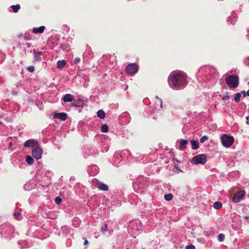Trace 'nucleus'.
Masks as SVG:
<instances>
[{
    "label": "nucleus",
    "instance_id": "obj_1",
    "mask_svg": "<svg viewBox=\"0 0 249 249\" xmlns=\"http://www.w3.org/2000/svg\"><path fill=\"white\" fill-rule=\"evenodd\" d=\"M187 76L183 71H178L170 74L169 82H172L173 88L177 89L186 84Z\"/></svg>",
    "mask_w": 249,
    "mask_h": 249
},
{
    "label": "nucleus",
    "instance_id": "obj_2",
    "mask_svg": "<svg viewBox=\"0 0 249 249\" xmlns=\"http://www.w3.org/2000/svg\"><path fill=\"white\" fill-rule=\"evenodd\" d=\"M225 82L229 88L235 89L239 84V77L234 75H228L225 79Z\"/></svg>",
    "mask_w": 249,
    "mask_h": 249
},
{
    "label": "nucleus",
    "instance_id": "obj_3",
    "mask_svg": "<svg viewBox=\"0 0 249 249\" xmlns=\"http://www.w3.org/2000/svg\"><path fill=\"white\" fill-rule=\"evenodd\" d=\"M14 231V227L9 223H5L0 226V234L1 236L6 237Z\"/></svg>",
    "mask_w": 249,
    "mask_h": 249
},
{
    "label": "nucleus",
    "instance_id": "obj_4",
    "mask_svg": "<svg viewBox=\"0 0 249 249\" xmlns=\"http://www.w3.org/2000/svg\"><path fill=\"white\" fill-rule=\"evenodd\" d=\"M221 140L223 145L226 147H230L234 142L233 137L228 136L227 134L223 135L221 137Z\"/></svg>",
    "mask_w": 249,
    "mask_h": 249
},
{
    "label": "nucleus",
    "instance_id": "obj_5",
    "mask_svg": "<svg viewBox=\"0 0 249 249\" xmlns=\"http://www.w3.org/2000/svg\"><path fill=\"white\" fill-rule=\"evenodd\" d=\"M207 162V158L204 154H199L196 156L191 160V162L195 164H204Z\"/></svg>",
    "mask_w": 249,
    "mask_h": 249
},
{
    "label": "nucleus",
    "instance_id": "obj_6",
    "mask_svg": "<svg viewBox=\"0 0 249 249\" xmlns=\"http://www.w3.org/2000/svg\"><path fill=\"white\" fill-rule=\"evenodd\" d=\"M139 70V66L135 63H130L125 69L126 72L129 75L135 74Z\"/></svg>",
    "mask_w": 249,
    "mask_h": 249
},
{
    "label": "nucleus",
    "instance_id": "obj_7",
    "mask_svg": "<svg viewBox=\"0 0 249 249\" xmlns=\"http://www.w3.org/2000/svg\"><path fill=\"white\" fill-rule=\"evenodd\" d=\"M38 143L35 139H29L26 141L24 143V146L26 148H33L38 146Z\"/></svg>",
    "mask_w": 249,
    "mask_h": 249
},
{
    "label": "nucleus",
    "instance_id": "obj_8",
    "mask_svg": "<svg viewBox=\"0 0 249 249\" xmlns=\"http://www.w3.org/2000/svg\"><path fill=\"white\" fill-rule=\"evenodd\" d=\"M245 194L246 193L245 191L238 192L232 197V201L234 203H238L244 197V196L245 195Z\"/></svg>",
    "mask_w": 249,
    "mask_h": 249
},
{
    "label": "nucleus",
    "instance_id": "obj_9",
    "mask_svg": "<svg viewBox=\"0 0 249 249\" xmlns=\"http://www.w3.org/2000/svg\"><path fill=\"white\" fill-rule=\"evenodd\" d=\"M42 152V149L37 146L33 150L32 156L36 159L39 160L41 158Z\"/></svg>",
    "mask_w": 249,
    "mask_h": 249
},
{
    "label": "nucleus",
    "instance_id": "obj_10",
    "mask_svg": "<svg viewBox=\"0 0 249 249\" xmlns=\"http://www.w3.org/2000/svg\"><path fill=\"white\" fill-rule=\"evenodd\" d=\"M99 168L96 165L91 166L89 169V173L90 176H94L99 172Z\"/></svg>",
    "mask_w": 249,
    "mask_h": 249
},
{
    "label": "nucleus",
    "instance_id": "obj_11",
    "mask_svg": "<svg viewBox=\"0 0 249 249\" xmlns=\"http://www.w3.org/2000/svg\"><path fill=\"white\" fill-rule=\"evenodd\" d=\"M54 118L65 121L67 119V114L64 112L56 113L54 114Z\"/></svg>",
    "mask_w": 249,
    "mask_h": 249
},
{
    "label": "nucleus",
    "instance_id": "obj_12",
    "mask_svg": "<svg viewBox=\"0 0 249 249\" xmlns=\"http://www.w3.org/2000/svg\"><path fill=\"white\" fill-rule=\"evenodd\" d=\"M45 28V27L44 26H41L39 27H34L32 29V32L35 34H41L44 32Z\"/></svg>",
    "mask_w": 249,
    "mask_h": 249
},
{
    "label": "nucleus",
    "instance_id": "obj_13",
    "mask_svg": "<svg viewBox=\"0 0 249 249\" xmlns=\"http://www.w3.org/2000/svg\"><path fill=\"white\" fill-rule=\"evenodd\" d=\"M84 105V101L81 99H78L73 101L72 106L75 107H82Z\"/></svg>",
    "mask_w": 249,
    "mask_h": 249
},
{
    "label": "nucleus",
    "instance_id": "obj_14",
    "mask_svg": "<svg viewBox=\"0 0 249 249\" xmlns=\"http://www.w3.org/2000/svg\"><path fill=\"white\" fill-rule=\"evenodd\" d=\"M49 41L50 43H52L53 47L57 45L59 42L58 37L56 36L51 37L49 39Z\"/></svg>",
    "mask_w": 249,
    "mask_h": 249
},
{
    "label": "nucleus",
    "instance_id": "obj_15",
    "mask_svg": "<svg viewBox=\"0 0 249 249\" xmlns=\"http://www.w3.org/2000/svg\"><path fill=\"white\" fill-rule=\"evenodd\" d=\"M34 188V184L32 180L26 183L24 185V189L25 191H30Z\"/></svg>",
    "mask_w": 249,
    "mask_h": 249
},
{
    "label": "nucleus",
    "instance_id": "obj_16",
    "mask_svg": "<svg viewBox=\"0 0 249 249\" xmlns=\"http://www.w3.org/2000/svg\"><path fill=\"white\" fill-rule=\"evenodd\" d=\"M97 187L101 190L102 191H107L108 189V186L106 184H104L102 182H100L98 181L97 183Z\"/></svg>",
    "mask_w": 249,
    "mask_h": 249
},
{
    "label": "nucleus",
    "instance_id": "obj_17",
    "mask_svg": "<svg viewBox=\"0 0 249 249\" xmlns=\"http://www.w3.org/2000/svg\"><path fill=\"white\" fill-rule=\"evenodd\" d=\"M34 58L37 61H40L41 60V56L43 54V53L42 52L38 51L36 52L35 50L34 51Z\"/></svg>",
    "mask_w": 249,
    "mask_h": 249
},
{
    "label": "nucleus",
    "instance_id": "obj_18",
    "mask_svg": "<svg viewBox=\"0 0 249 249\" xmlns=\"http://www.w3.org/2000/svg\"><path fill=\"white\" fill-rule=\"evenodd\" d=\"M106 141V142L105 141H102L103 143L102 144V149L101 150L102 152H107L109 150V147L107 144V140Z\"/></svg>",
    "mask_w": 249,
    "mask_h": 249
},
{
    "label": "nucleus",
    "instance_id": "obj_19",
    "mask_svg": "<svg viewBox=\"0 0 249 249\" xmlns=\"http://www.w3.org/2000/svg\"><path fill=\"white\" fill-rule=\"evenodd\" d=\"M73 99V96L71 94H66L63 97V100L65 102H71Z\"/></svg>",
    "mask_w": 249,
    "mask_h": 249
},
{
    "label": "nucleus",
    "instance_id": "obj_20",
    "mask_svg": "<svg viewBox=\"0 0 249 249\" xmlns=\"http://www.w3.org/2000/svg\"><path fill=\"white\" fill-rule=\"evenodd\" d=\"M66 65V61L65 60H58L57 62V67L59 69H62Z\"/></svg>",
    "mask_w": 249,
    "mask_h": 249
},
{
    "label": "nucleus",
    "instance_id": "obj_21",
    "mask_svg": "<svg viewBox=\"0 0 249 249\" xmlns=\"http://www.w3.org/2000/svg\"><path fill=\"white\" fill-rule=\"evenodd\" d=\"M188 142L186 140H182L180 142L179 148L180 149H184L186 148V145L188 144Z\"/></svg>",
    "mask_w": 249,
    "mask_h": 249
},
{
    "label": "nucleus",
    "instance_id": "obj_22",
    "mask_svg": "<svg viewBox=\"0 0 249 249\" xmlns=\"http://www.w3.org/2000/svg\"><path fill=\"white\" fill-rule=\"evenodd\" d=\"M190 142L192 144V148L193 149H197L198 148V141H196L195 140H191Z\"/></svg>",
    "mask_w": 249,
    "mask_h": 249
},
{
    "label": "nucleus",
    "instance_id": "obj_23",
    "mask_svg": "<svg viewBox=\"0 0 249 249\" xmlns=\"http://www.w3.org/2000/svg\"><path fill=\"white\" fill-rule=\"evenodd\" d=\"M97 115L100 119H104L105 117V112L102 109H100L97 111Z\"/></svg>",
    "mask_w": 249,
    "mask_h": 249
},
{
    "label": "nucleus",
    "instance_id": "obj_24",
    "mask_svg": "<svg viewBox=\"0 0 249 249\" xmlns=\"http://www.w3.org/2000/svg\"><path fill=\"white\" fill-rule=\"evenodd\" d=\"M222 207V204L219 201H216L213 204V208L216 210H219Z\"/></svg>",
    "mask_w": 249,
    "mask_h": 249
},
{
    "label": "nucleus",
    "instance_id": "obj_25",
    "mask_svg": "<svg viewBox=\"0 0 249 249\" xmlns=\"http://www.w3.org/2000/svg\"><path fill=\"white\" fill-rule=\"evenodd\" d=\"M26 161L28 164L31 165L34 163L33 158L29 155L26 156Z\"/></svg>",
    "mask_w": 249,
    "mask_h": 249
},
{
    "label": "nucleus",
    "instance_id": "obj_26",
    "mask_svg": "<svg viewBox=\"0 0 249 249\" xmlns=\"http://www.w3.org/2000/svg\"><path fill=\"white\" fill-rule=\"evenodd\" d=\"M11 7L14 13H17L20 9V6L19 4H17L13 5L11 6Z\"/></svg>",
    "mask_w": 249,
    "mask_h": 249
},
{
    "label": "nucleus",
    "instance_id": "obj_27",
    "mask_svg": "<svg viewBox=\"0 0 249 249\" xmlns=\"http://www.w3.org/2000/svg\"><path fill=\"white\" fill-rule=\"evenodd\" d=\"M108 131V127L107 124H103L101 126V131L102 132L107 133Z\"/></svg>",
    "mask_w": 249,
    "mask_h": 249
},
{
    "label": "nucleus",
    "instance_id": "obj_28",
    "mask_svg": "<svg viewBox=\"0 0 249 249\" xmlns=\"http://www.w3.org/2000/svg\"><path fill=\"white\" fill-rule=\"evenodd\" d=\"M108 229V224L105 223L101 227V231L104 233L107 231Z\"/></svg>",
    "mask_w": 249,
    "mask_h": 249
},
{
    "label": "nucleus",
    "instance_id": "obj_29",
    "mask_svg": "<svg viewBox=\"0 0 249 249\" xmlns=\"http://www.w3.org/2000/svg\"><path fill=\"white\" fill-rule=\"evenodd\" d=\"M173 196L171 194H166L164 196V198L167 201L171 200L173 198Z\"/></svg>",
    "mask_w": 249,
    "mask_h": 249
},
{
    "label": "nucleus",
    "instance_id": "obj_30",
    "mask_svg": "<svg viewBox=\"0 0 249 249\" xmlns=\"http://www.w3.org/2000/svg\"><path fill=\"white\" fill-rule=\"evenodd\" d=\"M241 93L238 92L236 94L234 97V101L235 102L238 103L240 101Z\"/></svg>",
    "mask_w": 249,
    "mask_h": 249
},
{
    "label": "nucleus",
    "instance_id": "obj_31",
    "mask_svg": "<svg viewBox=\"0 0 249 249\" xmlns=\"http://www.w3.org/2000/svg\"><path fill=\"white\" fill-rule=\"evenodd\" d=\"M225 235L223 233H221L218 235V240L220 242H222L224 240Z\"/></svg>",
    "mask_w": 249,
    "mask_h": 249
},
{
    "label": "nucleus",
    "instance_id": "obj_32",
    "mask_svg": "<svg viewBox=\"0 0 249 249\" xmlns=\"http://www.w3.org/2000/svg\"><path fill=\"white\" fill-rule=\"evenodd\" d=\"M62 201V199L60 197L57 196L55 198V202L57 204H59Z\"/></svg>",
    "mask_w": 249,
    "mask_h": 249
},
{
    "label": "nucleus",
    "instance_id": "obj_33",
    "mask_svg": "<svg viewBox=\"0 0 249 249\" xmlns=\"http://www.w3.org/2000/svg\"><path fill=\"white\" fill-rule=\"evenodd\" d=\"M208 139V137L207 136H204L202 137L200 139V142L201 143H203L205 141Z\"/></svg>",
    "mask_w": 249,
    "mask_h": 249
},
{
    "label": "nucleus",
    "instance_id": "obj_34",
    "mask_svg": "<svg viewBox=\"0 0 249 249\" xmlns=\"http://www.w3.org/2000/svg\"><path fill=\"white\" fill-rule=\"evenodd\" d=\"M27 70L31 72H33L35 71V67L33 66H30L28 67L27 68Z\"/></svg>",
    "mask_w": 249,
    "mask_h": 249
},
{
    "label": "nucleus",
    "instance_id": "obj_35",
    "mask_svg": "<svg viewBox=\"0 0 249 249\" xmlns=\"http://www.w3.org/2000/svg\"><path fill=\"white\" fill-rule=\"evenodd\" d=\"M1 105H2L3 104L7 105L8 106H11L12 104L11 103L9 102V101H5L3 102H1Z\"/></svg>",
    "mask_w": 249,
    "mask_h": 249
},
{
    "label": "nucleus",
    "instance_id": "obj_36",
    "mask_svg": "<svg viewBox=\"0 0 249 249\" xmlns=\"http://www.w3.org/2000/svg\"><path fill=\"white\" fill-rule=\"evenodd\" d=\"M222 100H227L230 99V96L228 95V92H226V94L223 96Z\"/></svg>",
    "mask_w": 249,
    "mask_h": 249
},
{
    "label": "nucleus",
    "instance_id": "obj_37",
    "mask_svg": "<svg viewBox=\"0 0 249 249\" xmlns=\"http://www.w3.org/2000/svg\"><path fill=\"white\" fill-rule=\"evenodd\" d=\"M20 215V213L19 212H15L14 213V216H15L16 219H18Z\"/></svg>",
    "mask_w": 249,
    "mask_h": 249
},
{
    "label": "nucleus",
    "instance_id": "obj_38",
    "mask_svg": "<svg viewBox=\"0 0 249 249\" xmlns=\"http://www.w3.org/2000/svg\"><path fill=\"white\" fill-rule=\"evenodd\" d=\"M186 249H196V247L193 245H190L186 247Z\"/></svg>",
    "mask_w": 249,
    "mask_h": 249
},
{
    "label": "nucleus",
    "instance_id": "obj_39",
    "mask_svg": "<svg viewBox=\"0 0 249 249\" xmlns=\"http://www.w3.org/2000/svg\"><path fill=\"white\" fill-rule=\"evenodd\" d=\"M80 58L79 57H76L74 59V62L75 64L79 63L80 62Z\"/></svg>",
    "mask_w": 249,
    "mask_h": 249
},
{
    "label": "nucleus",
    "instance_id": "obj_40",
    "mask_svg": "<svg viewBox=\"0 0 249 249\" xmlns=\"http://www.w3.org/2000/svg\"><path fill=\"white\" fill-rule=\"evenodd\" d=\"M12 94L14 95H17L18 94V90L12 89L11 91Z\"/></svg>",
    "mask_w": 249,
    "mask_h": 249
},
{
    "label": "nucleus",
    "instance_id": "obj_41",
    "mask_svg": "<svg viewBox=\"0 0 249 249\" xmlns=\"http://www.w3.org/2000/svg\"><path fill=\"white\" fill-rule=\"evenodd\" d=\"M61 48H62L63 50H64V51H68V47L65 46V45H63L62 44H61Z\"/></svg>",
    "mask_w": 249,
    "mask_h": 249
},
{
    "label": "nucleus",
    "instance_id": "obj_42",
    "mask_svg": "<svg viewBox=\"0 0 249 249\" xmlns=\"http://www.w3.org/2000/svg\"><path fill=\"white\" fill-rule=\"evenodd\" d=\"M241 93L243 94V97H245L246 96L247 93L246 92V91L245 90L242 91Z\"/></svg>",
    "mask_w": 249,
    "mask_h": 249
},
{
    "label": "nucleus",
    "instance_id": "obj_43",
    "mask_svg": "<svg viewBox=\"0 0 249 249\" xmlns=\"http://www.w3.org/2000/svg\"><path fill=\"white\" fill-rule=\"evenodd\" d=\"M246 123L247 124H249V116L246 117Z\"/></svg>",
    "mask_w": 249,
    "mask_h": 249
},
{
    "label": "nucleus",
    "instance_id": "obj_44",
    "mask_svg": "<svg viewBox=\"0 0 249 249\" xmlns=\"http://www.w3.org/2000/svg\"><path fill=\"white\" fill-rule=\"evenodd\" d=\"M88 244H89L88 241L87 239H85V240L84 242V245H88Z\"/></svg>",
    "mask_w": 249,
    "mask_h": 249
},
{
    "label": "nucleus",
    "instance_id": "obj_45",
    "mask_svg": "<svg viewBox=\"0 0 249 249\" xmlns=\"http://www.w3.org/2000/svg\"><path fill=\"white\" fill-rule=\"evenodd\" d=\"M26 45L28 47L30 48L31 47V44L29 43H26Z\"/></svg>",
    "mask_w": 249,
    "mask_h": 249
},
{
    "label": "nucleus",
    "instance_id": "obj_46",
    "mask_svg": "<svg viewBox=\"0 0 249 249\" xmlns=\"http://www.w3.org/2000/svg\"><path fill=\"white\" fill-rule=\"evenodd\" d=\"M247 94L249 96V90L247 92Z\"/></svg>",
    "mask_w": 249,
    "mask_h": 249
},
{
    "label": "nucleus",
    "instance_id": "obj_47",
    "mask_svg": "<svg viewBox=\"0 0 249 249\" xmlns=\"http://www.w3.org/2000/svg\"><path fill=\"white\" fill-rule=\"evenodd\" d=\"M247 61H249L248 65H249V57L248 58V59H247Z\"/></svg>",
    "mask_w": 249,
    "mask_h": 249
},
{
    "label": "nucleus",
    "instance_id": "obj_48",
    "mask_svg": "<svg viewBox=\"0 0 249 249\" xmlns=\"http://www.w3.org/2000/svg\"><path fill=\"white\" fill-rule=\"evenodd\" d=\"M25 39H28L29 38L28 37L25 36Z\"/></svg>",
    "mask_w": 249,
    "mask_h": 249
},
{
    "label": "nucleus",
    "instance_id": "obj_49",
    "mask_svg": "<svg viewBox=\"0 0 249 249\" xmlns=\"http://www.w3.org/2000/svg\"><path fill=\"white\" fill-rule=\"evenodd\" d=\"M9 145L11 146V145H12V143L11 142H9Z\"/></svg>",
    "mask_w": 249,
    "mask_h": 249
}]
</instances>
